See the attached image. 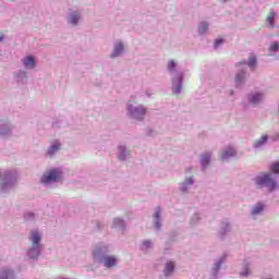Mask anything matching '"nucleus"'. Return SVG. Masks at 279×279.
I'll return each instance as SVG.
<instances>
[{
  "mask_svg": "<svg viewBox=\"0 0 279 279\" xmlns=\"http://www.w3.org/2000/svg\"><path fill=\"white\" fill-rule=\"evenodd\" d=\"M257 186H268L269 191H274L276 189V182L271 178L270 173L263 172L260 175L256 178Z\"/></svg>",
  "mask_w": 279,
  "mask_h": 279,
  "instance_id": "nucleus-1",
  "label": "nucleus"
},
{
  "mask_svg": "<svg viewBox=\"0 0 279 279\" xmlns=\"http://www.w3.org/2000/svg\"><path fill=\"white\" fill-rule=\"evenodd\" d=\"M60 175H62V172L60 170L52 169L44 174V177L41 178V183L49 184L50 182H58V180H60Z\"/></svg>",
  "mask_w": 279,
  "mask_h": 279,
  "instance_id": "nucleus-2",
  "label": "nucleus"
},
{
  "mask_svg": "<svg viewBox=\"0 0 279 279\" xmlns=\"http://www.w3.org/2000/svg\"><path fill=\"white\" fill-rule=\"evenodd\" d=\"M128 110L134 119L141 120V117L145 116V108L142 106L135 107V108H132V106H129Z\"/></svg>",
  "mask_w": 279,
  "mask_h": 279,
  "instance_id": "nucleus-3",
  "label": "nucleus"
},
{
  "mask_svg": "<svg viewBox=\"0 0 279 279\" xmlns=\"http://www.w3.org/2000/svg\"><path fill=\"white\" fill-rule=\"evenodd\" d=\"M31 241L33 243V247L38 250V243H40V233L37 231H31Z\"/></svg>",
  "mask_w": 279,
  "mask_h": 279,
  "instance_id": "nucleus-4",
  "label": "nucleus"
},
{
  "mask_svg": "<svg viewBox=\"0 0 279 279\" xmlns=\"http://www.w3.org/2000/svg\"><path fill=\"white\" fill-rule=\"evenodd\" d=\"M174 269H175V264L173 262H168L166 264V267H165V270H163V275L166 277H169V276H171V274H173Z\"/></svg>",
  "mask_w": 279,
  "mask_h": 279,
  "instance_id": "nucleus-5",
  "label": "nucleus"
},
{
  "mask_svg": "<svg viewBox=\"0 0 279 279\" xmlns=\"http://www.w3.org/2000/svg\"><path fill=\"white\" fill-rule=\"evenodd\" d=\"M105 267H114L117 265V258L112 256H107L104 258Z\"/></svg>",
  "mask_w": 279,
  "mask_h": 279,
  "instance_id": "nucleus-6",
  "label": "nucleus"
},
{
  "mask_svg": "<svg viewBox=\"0 0 279 279\" xmlns=\"http://www.w3.org/2000/svg\"><path fill=\"white\" fill-rule=\"evenodd\" d=\"M23 64L27 69H34L36 61L34 60V57H27L23 60Z\"/></svg>",
  "mask_w": 279,
  "mask_h": 279,
  "instance_id": "nucleus-7",
  "label": "nucleus"
},
{
  "mask_svg": "<svg viewBox=\"0 0 279 279\" xmlns=\"http://www.w3.org/2000/svg\"><path fill=\"white\" fill-rule=\"evenodd\" d=\"M235 155H236V151L234 150V148H229L228 150H226L221 154V159L228 160V158L235 156Z\"/></svg>",
  "mask_w": 279,
  "mask_h": 279,
  "instance_id": "nucleus-8",
  "label": "nucleus"
},
{
  "mask_svg": "<svg viewBox=\"0 0 279 279\" xmlns=\"http://www.w3.org/2000/svg\"><path fill=\"white\" fill-rule=\"evenodd\" d=\"M0 279H14V271H12V270H2L0 272Z\"/></svg>",
  "mask_w": 279,
  "mask_h": 279,
  "instance_id": "nucleus-9",
  "label": "nucleus"
},
{
  "mask_svg": "<svg viewBox=\"0 0 279 279\" xmlns=\"http://www.w3.org/2000/svg\"><path fill=\"white\" fill-rule=\"evenodd\" d=\"M121 53H123V44H118L114 47L111 58H117L118 56H121Z\"/></svg>",
  "mask_w": 279,
  "mask_h": 279,
  "instance_id": "nucleus-10",
  "label": "nucleus"
},
{
  "mask_svg": "<svg viewBox=\"0 0 279 279\" xmlns=\"http://www.w3.org/2000/svg\"><path fill=\"white\" fill-rule=\"evenodd\" d=\"M276 19V13L274 11H270V13L267 15L266 21L269 23L270 27H275L274 20Z\"/></svg>",
  "mask_w": 279,
  "mask_h": 279,
  "instance_id": "nucleus-11",
  "label": "nucleus"
},
{
  "mask_svg": "<svg viewBox=\"0 0 279 279\" xmlns=\"http://www.w3.org/2000/svg\"><path fill=\"white\" fill-rule=\"evenodd\" d=\"M264 208H265V206H264L262 203H258V204L254 207V209H253V211H252V215H259V213H263Z\"/></svg>",
  "mask_w": 279,
  "mask_h": 279,
  "instance_id": "nucleus-12",
  "label": "nucleus"
},
{
  "mask_svg": "<svg viewBox=\"0 0 279 279\" xmlns=\"http://www.w3.org/2000/svg\"><path fill=\"white\" fill-rule=\"evenodd\" d=\"M263 100V94H255L251 98V104L256 105L258 101Z\"/></svg>",
  "mask_w": 279,
  "mask_h": 279,
  "instance_id": "nucleus-13",
  "label": "nucleus"
},
{
  "mask_svg": "<svg viewBox=\"0 0 279 279\" xmlns=\"http://www.w3.org/2000/svg\"><path fill=\"white\" fill-rule=\"evenodd\" d=\"M199 34H206L208 32V24L206 22H202L198 27Z\"/></svg>",
  "mask_w": 279,
  "mask_h": 279,
  "instance_id": "nucleus-14",
  "label": "nucleus"
},
{
  "mask_svg": "<svg viewBox=\"0 0 279 279\" xmlns=\"http://www.w3.org/2000/svg\"><path fill=\"white\" fill-rule=\"evenodd\" d=\"M267 143V135L262 136L260 140L254 143V147H260V145H265Z\"/></svg>",
  "mask_w": 279,
  "mask_h": 279,
  "instance_id": "nucleus-15",
  "label": "nucleus"
},
{
  "mask_svg": "<svg viewBox=\"0 0 279 279\" xmlns=\"http://www.w3.org/2000/svg\"><path fill=\"white\" fill-rule=\"evenodd\" d=\"M203 167H206L210 162V155H203L201 158Z\"/></svg>",
  "mask_w": 279,
  "mask_h": 279,
  "instance_id": "nucleus-16",
  "label": "nucleus"
},
{
  "mask_svg": "<svg viewBox=\"0 0 279 279\" xmlns=\"http://www.w3.org/2000/svg\"><path fill=\"white\" fill-rule=\"evenodd\" d=\"M78 21H80V15H77V13H73L70 17V23H72V25H77Z\"/></svg>",
  "mask_w": 279,
  "mask_h": 279,
  "instance_id": "nucleus-17",
  "label": "nucleus"
},
{
  "mask_svg": "<svg viewBox=\"0 0 279 279\" xmlns=\"http://www.w3.org/2000/svg\"><path fill=\"white\" fill-rule=\"evenodd\" d=\"M58 149H60V144H54L52 145L49 149H48V154L50 156H52V154H56V151H58Z\"/></svg>",
  "mask_w": 279,
  "mask_h": 279,
  "instance_id": "nucleus-18",
  "label": "nucleus"
},
{
  "mask_svg": "<svg viewBox=\"0 0 279 279\" xmlns=\"http://www.w3.org/2000/svg\"><path fill=\"white\" fill-rule=\"evenodd\" d=\"M243 80H245V72H242V73L236 74V76H235V82H236V84H241V82H242Z\"/></svg>",
  "mask_w": 279,
  "mask_h": 279,
  "instance_id": "nucleus-19",
  "label": "nucleus"
},
{
  "mask_svg": "<svg viewBox=\"0 0 279 279\" xmlns=\"http://www.w3.org/2000/svg\"><path fill=\"white\" fill-rule=\"evenodd\" d=\"M182 90V76L179 77V85L173 89V93L178 95Z\"/></svg>",
  "mask_w": 279,
  "mask_h": 279,
  "instance_id": "nucleus-20",
  "label": "nucleus"
},
{
  "mask_svg": "<svg viewBox=\"0 0 279 279\" xmlns=\"http://www.w3.org/2000/svg\"><path fill=\"white\" fill-rule=\"evenodd\" d=\"M271 171H272V173H276V174L279 173V162L272 163Z\"/></svg>",
  "mask_w": 279,
  "mask_h": 279,
  "instance_id": "nucleus-21",
  "label": "nucleus"
},
{
  "mask_svg": "<svg viewBox=\"0 0 279 279\" xmlns=\"http://www.w3.org/2000/svg\"><path fill=\"white\" fill-rule=\"evenodd\" d=\"M248 66L251 69H253V66H256V57H252L250 60H248Z\"/></svg>",
  "mask_w": 279,
  "mask_h": 279,
  "instance_id": "nucleus-22",
  "label": "nucleus"
},
{
  "mask_svg": "<svg viewBox=\"0 0 279 279\" xmlns=\"http://www.w3.org/2000/svg\"><path fill=\"white\" fill-rule=\"evenodd\" d=\"M168 69H169V71H173V69H175V61H173V60L169 61Z\"/></svg>",
  "mask_w": 279,
  "mask_h": 279,
  "instance_id": "nucleus-23",
  "label": "nucleus"
},
{
  "mask_svg": "<svg viewBox=\"0 0 279 279\" xmlns=\"http://www.w3.org/2000/svg\"><path fill=\"white\" fill-rule=\"evenodd\" d=\"M278 49H279L278 43H274L272 45H270V51H278Z\"/></svg>",
  "mask_w": 279,
  "mask_h": 279,
  "instance_id": "nucleus-24",
  "label": "nucleus"
},
{
  "mask_svg": "<svg viewBox=\"0 0 279 279\" xmlns=\"http://www.w3.org/2000/svg\"><path fill=\"white\" fill-rule=\"evenodd\" d=\"M223 44V39H216L215 41V47L217 49V47H219V45H222Z\"/></svg>",
  "mask_w": 279,
  "mask_h": 279,
  "instance_id": "nucleus-25",
  "label": "nucleus"
},
{
  "mask_svg": "<svg viewBox=\"0 0 279 279\" xmlns=\"http://www.w3.org/2000/svg\"><path fill=\"white\" fill-rule=\"evenodd\" d=\"M155 217H156L157 219H160V208H159V207L157 208V210H156V213H155Z\"/></svg>",
  "mask_w": 279,
  "mask_h": 279,
  "instance_id": "nucleus-26",
  "label": "nucleus"
},
{
  "mask_svg": "<svg viewBox=\"0 0 279 279\" xmlns=\"http://www.w3.org/2000/svg\"><path fill=\"white\" fill-rule=\"evenodd\" d=\"M144 247H151V242L150 241H145L144 242Z\"/></svg>",
  "mask_w": 279,
  "mask_h": 279,
  "instance_id": "nucleus-27",
  "label": "nucleus"
},
{
  "mask_svg": "<svg viewBox=\"0 0 279 279\" xmlns=\"http://www.w3.org/2000/svg\"><path fill=\"white\" fill-rule=\"evenodd\" d=\"M185 183H186V184H193V179H186V180H185Z\"/></svg>",
  "mask_w": 279,
  "mask_h": 279,
  "instance_id": "nucleus-28",
  "label": "nucleus"
},
{
  "mask_svg": "<svg viewBox=\"0 0 279 279\" xmlns=\"http://www.w3.org/2000/svg\"><path fill=\"white\" fill-rule=\"evenodd\" d=\"M32 252H34V250H31L28 254H29L31 258H35V256L32 254Z\"/></svg>",
  "mask_w": 279,
  "mask_h": 279,
  "instance_id": "nucleus-29",
  "label": "nucleus"
},
{
  "mask_svg": "<svg viewBox=\"0 0 279 279\" xmlns=\"http://www.w3.org/2000/svg\"><path fill=\"white\" fill-rule=\"evenodd\" d=\"M119 160H125V157L122 156V155H120V156H119Z\"/></svg>",
  "mask_w": 279,
  "mask_h": 279,
  "instance_id": "nucleus-30",
  "label": "nucleus"
},
{
  "mask_svg": "<svg viewBox=\"0 0 279 279\" xmlns=\"http://www.w3.org/2000/svg\"><path fill=\"white\" fill-rule=\"evenodd\" d=\"M121 222H122L121 219H116V220H114V223H121Z\"/></svg>",
  "mask_w": 279,
  "mask_h": 279,
  "instance_id": "nucleus-31",
  "label": "nucleus"
},
{
  "mask_svg": "<svg viewBox=\"0 0 279 279\" xmlns=\"http://www.w3.org/2000/svg\"><path fill=\"white\" fill-rule=\"evenodd\" d=\"M28 217H29L31 219H34V214H28Z\"/></svg>",
  "mask_w": 279,
  "mask_h": 279,
  "instance_id": "nucleus-32",
  "label": "nucleus"
},
{
  "mask_svg": "<svg viewBox=\"0 0 279 279\" xmlns=\"http://www.w3.org/2000/svg\"><path fill=\"white\" fill-rule=\"evenodd\" d=\"M219 267H220V264L217 265L216 269H219Z\"/></svg>",
  "mask_w": 279,
  "mask_h": 279,
  "instance_id": "nucleus-33",
  "label": "nucleus"
},
{
  "mask_svg": "<svg viewBox=\"0 0 279 279\" xmlns=\"http://www.w3.org/2000/svg\"><path fill=\"white\" fill-rule=\"evenodd\" d=\"M3 40V37H0V41Z\"/></svg>",
  "mask_w": 279,
  "mask_h": 279,
  "instance_id": "nucleus-34",
  "label": "nucleus"
},
{
  "mask_svg": "<svg viewBox=\"0 0 279 279\" xmlns=\"http://www.w3.org/2000/svg\"><path fill=\"white\" fill-rule=\"evenodd\" d=\"M157 228H159V225H158V222H157Z\"/></svg>",
  "mask_w": 279,
  "mask_h": 279,
  "instance_id": "nucleus-35",
  "label": "nucleus"
},
{
  "mask_svg": "<svg viewBox=\"0 0 279 279\" xmlns=\"http://www.w3.org/2000/svg\"><path fill=\"white\" fill-rule=\"evenodd\" d=\"M36 256H38V252L36 253Z\"/></svg>",
  "mask_w": 279,
  "mask_h": 279,
  "instance_id": "nucleus-36",
  "label": "nucleus"
}]
</instances>
